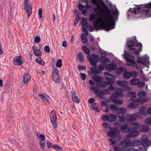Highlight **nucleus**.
Returning a JSON list of instances; mask_svg holds the SVG:
<instances>
[{
  "label": "nucleus",
  "instance_id": "nucleus-11",
  "mask_svg": "<svg viewBox=\"0 0 151 151\" xmlns=\"http://www.w3.org/2000/svg\"><path fill=\"white\" fill-rule=\"evenodd\" d=\"M142 140L141 142L142 144L145 147H148L150 146L151 144L147 136L145 134L143 135L140 138Z\"/></svg>",
  "mask_w": 151,
  "mask_h": 151
},
{
  "label": "nucleus",
  "instance_id": "nucleus-55",
  "mask_svg": "<svg viewBox=\"0 0 151 151\" xmlns=\"http://www.w3.org/2000/svg\"><path fill=\"white\" fill-rule=\"evenodd\" d=\"M106 80L108 81H107V82H108V83H109L110 84H109L110 85H112L113 83L114 82L113 81L112 79L111 78H109V77H107L106 78Z\"/></svg>",
  "mask_w": 151,
  "mask_h": 151
},
{
  "label": "nucleus",
  "instance_id": "nucleus-5",
  "mask_svg": "<svg viewBox=\"0 0 151 151\" xmlns=\"http://www.w3.org/2000/svg\"><path fill=\"white\" fill-rule=\"evenodd\" d=\"M124 57L127 62L130 63L131 65L136 67L137 69H139L140 66L134 60V57L132 55H130L129 54H124Z\"/></svg>",
  "mask_w": 151,
  "mask_h": 151
},
{
  "label": "nucleus",
  "instance_id": "nucleus-31",
  "mask_svg": "<svg viewBox=\"0 0 151 151\" xmlns=\"http://www.w3.org/2000/svg\"><path fill=\"white\" fill-rule=\"evenodd\" d=\"M138 104H134L133 103H131L128 105L127 107L132 109H134L138 107Z\"/></svg>",
  "mask_w": 151,
  "mask_h": 151
},
{
  "label": "nucleus",
  "instance_id": "nucleus-54",
  "mask_svg": "<svg viewBox=\"0 0 151 151\" xmlns=\"http://www.w3.org/2000/svg\"><path fill=\"white\" fill-rule=\"evenodd\" d=\"M53 148L58 151H60L61 150V147L57 145H54Z\"/></svg>",
  "mask_w": 151,
  "mask_h": 151
},
{
  "label": "nucleus",
  "instance_id": "nucleus-4",
  "mask_svg": "<svg viewBox=\"0 0 151 151\" xmlns=\"http://www.w3.org/2000/svg\"><path fill=\"white\" fill-rule=\"evenodd\" d=\"M120 134V131L117 128L112 127L110 128V130L107 132V134L108 136L111 137L109 141L111 142V145L116 143L115 142L113 141V138L117 137L119 139V140L120 139L121 137L119 136Z\"/></svg>",
  "mask_w": 151,
  "mask_h": 151
},
{
  "label": "nucleus",
  "instance_id": "nucleus-32",
  "mask_svg": "<svg viewBox=\"0 0 151 151\" xmlns=\"http://www.w3.org/2000/svg\"><path fill=\"white\" fill-rule=\"evenodd\" d=\"M81 38L82 39V42L84 44H86L88 42V40L85 35L82 33L81 35Z\"/></svg>",
  "mask_w": 151,
  "mask_h": 151
},
{
  "label": "nucleus",
  "instance_id": "nucleus-33",
  "mask_svg": "<svg viewBox=\"0 0 151 151\" xmlns=\"http://www.w3.org/2000/svg\"><path fill=\"white\" fill-rule=\"evenodd\" d=\"M92 79L95 81L99 83L101 81L102 79L101 77L98 76H95L92 77Z\"/></svg>",
  "mask_w": 151,
  "mask_h": 151
},
{
  "label": "nucleus",
  "instance_id": "nucleus-37",
  "mask_svg": "<svg viewBox=\"0 0 151 151\" xmlns=\"http://www.w3.org/2000/svg\"><path fill=\"white\" fill-rule=\"evenodd\" d=\"M82 50L86 54L89 55L90 51L88 47L86 46H83L82 47Z\"/></svg>",
  "mask_w": 151,
  "mask_h": 151
},
{
  "label": "nucleus",
  "instance_id": "nucleus-34",
  "mask_svg": "<svg viewBox=\"0 0 151 151\" xmlns=\"http://www.w3.org/2000/svg\"><path fill=\"white\" fill-rule=\"evenodd\" d=\"M78 57L80 62L82 63L83 62L84 58L82 55V52H79L78 55Z\"/></svg>",
  "mask_w": 151,
  "mask_h": 151
},
{
  "label": "nucleus",
  "instance_id": "nucleus-10",
  "mask_svg": "<svg viewBox=\"0 0 151 151\" xmlns=\"http://www.w3.org/2000/svg\"><path fill=\"white\" fill-rule=\"evenodd\" d=\"M24 9L26 12L27 17L29 18L32 13V5L27 2L24 3Z\"/></svg>",
  "mask_w": 151,
  "mask_h": 151
},
{
  "label": "nucleus",
  "instance_id": "nucleus-48",
  "mask_svg": "<svg viewBox=\"0 0 151 151\" xmlns=\"http://www.w3.org/2000/svg\"><path fill=\"white\" fill-rule=\"evenodd\" d=\"M128 125L127 124H123V125L121 126V129L123 131L124 130L127 129L128 130Z\"/></svg>",
  "mask_w": 151,
  "mask_h": 151
},
{
  "label": "nucleus",
  "instance_id": "nucleus-49",
  "mask_svg": "<svg viewBox=\"0 0 151 151\" xmlns=\"http://www.w3.org/2000/svg\"><path fill=\"white\" fill-rule=\"evenodd\" d=\"M113 96L115 97H117L119 96H122L123 94L121 91L116 92L113 94Z\"/></svg>",
  "mask_w": 151,
  "mask_h": 151
},
{
  "label": "nucleus",
  "instance_id": "nucleus-51",
  "mask_svg": "<svg viewBox=\"0 0 151 151\" xmlns=\"http://www.w3.org/2000/svg\"><path fill=\"white\" fill-rule=\"evenodd\" d=\"M145 94V93L144 91L139 92L138 93V96L141 98L144 96Z\"/></svg>",
  "mask_w": 151,
  "mask_h": 151
},
{
  "label": "nucleus",
  "instance_id": "nucleus-1",
  "mask_svg": "<svg viewBox=\"0 0 151 151\" xmlns=\"http://www.w3.org/2000/svg\"><path fill=\"white\" fill-rule=\"evenodd\" d=\"M119 14V12L117 9L113 12L112 16L111 15L110 11L108 10L106 17L104 16L103 17V20L104 22L101 23L100 24L94 25V28L97 30L104 29L107 31L114 29L115 22L118 19Z\"/></svg>",
  "mask_w": 151,
  "mask_h": 151
},
{
  "label": "nucleus",
  "instance_id": "nucleus-39",
  "mask_svg": "<svg viewBox=\"0 0 151 151\" xmlns=\"http://www.w3.org/2000/svg\"><path fill=\"white\" fill-rule=\"evenodd\" d=\"M91 108L93 110H97L99 108V105L96 103H93L92 104Z\"/></svg>",
  "mask_w": 151,
  "mask_h": 151
},
{
  "label": "nucleus",
  "instance_id": "nucleus-20",
  "mask_svg": "<svg viewBox=\"0 0 151 151\" xmlns=\"http://www.w3.org/2000/svg\"><path fill=\"white\" fill-rule=\"evenodd\" d=\"M145 7V9L147 13L150 16H149L147 18L151 17V2L148 3L147 4H144Z\"/></svg>",
  "mask_w": 151,
  "mask_h": 151
},
{
  "label": "nucleus",
  "instance_id": "nucleus-6",
  "mask_svg": "<svg viewBox=\"0 0 151 151\" xmlns=\"http://www.w3.org/2000/svg\"><path fill=\"white\" fill-rule=\"evenodd\" d=\"M91 2L93 4L95 5L96 3H97V7L93 8L94 12L98 13L97 14L98 15H103L104 14V11L101 9L100 6L98 2V0H91Z\"/></svg>",
  "mask_w": 151,
  "mask_h": 151
},
{
  "label": "nucleus",
  "instance_id": "nucleus-38",
  "mask_svg": "<svg viewBox=\"0 0 151 151\" xmlns=\"http://www.w3.org/2000/svg\"><path fill=\"white\" fill-rule=\"evenodd\" d=\"M118 84L121 86H127L128 83L127 82L124 81H119L117 82Z\"/></svg>",
  "mask_w": 151,
  "mask_h": 151
},
{
  "label": "nucleus",
  "instance_id": "nucleus-58",
  "mask_svg": "<svg viewBox=\"0 0 151 151\" xmlns=\"http://www.w3.org/2000/svg\"><path fill=\"white\" fill-rule=\"evenodd\" d=\"M101 91L103 92V95L109 94V90H108V89H105L103 91Z\"/></svg>",
  "mask_w": 151,
  "mask_h": 151
},
{
  "label": "nucleus",
  "instance_id": "nucleus-9",
  "mask_svg": "<svg viewBox=\"0 0 151 151\" xmlns=\"http://www.w3.org/2000/svg\"><path fill=\"white\" fill-rule=\"evenodd\" d=\"M117 116L115 115L110 114L108 115H103L102 119L104 121H107L109 122H113L116 120Z\"/></svg>",
  "mask_w": 151,
  "mask_h": 151
},
{
  "label": "nucleus",
  "instance_id": "nucleus-15",
  "mask_svg": "<svg viewBox=\"0 0 151 151\" xmlns=\"http://www.w3.org/2000/svg\"><path fill=\"white\" fill-rule=\"evenodd\" d=\"M131 140L128 138H124L120 143V145L122 147L125 148L130 145Z\"/></svg>",
  "mask_w": 151,
  "mask_h": 151
},
{
  "label": "nucleus",
  "instance_id": "nucleus-16",
  "mask_svg": "<svg viewBox=\"0 0 151 151\" xmlns=\"http://www.w3.org/2000/svg\"><path fill=\"white\" fill-rule=\"evenodd\" d=\"M131 125L132 127H129L127 132H129L132 129L137 130V129L140 128V125L139 123L136 122H132Z\"/></svg>",
  "mask_w": 151,
  "mask_h": 151
},
{
  "label": "nucleus",
  "instance_id": "nucleus-47",
  "mask_svg": "<svg viewBox=\"0 0 151 151\" xmlns=\"http://www.w3.org/2000/svg\"><path fill=\"white\" fill-rule=\"evenodd\" d=\"M106 66L105 65H103V64L99 65V69L98 70L101 73V71L103 70L104 69V67Z\"/></svg>",
  "mask_w": 151,
  "mask_h": 151
},
{
  "label": "nucleus",
  "instance_id": "nucleus-53",
  "mask_svg": "<svg viewBox=\"0 0 151 151\" xmlns=\"http://www.w3.org/2000/svg\"><path fill=\"white\" fill-rule=\"evenodd\" d=\"M42 10L41 8L39 9L38 12V14L39 15V18L40 19H41L42 17Z\"/></svg>",
  "mask_w": 151,
  "mask_h": 151
},
{
  "label": "nucleus",
  "instance_id": "nucleus-14",
  "mask_svg": "<svg viewBox=\"0 0 151 151\" xmlns=\"http://www.w3.org/2000/svg\"><path fill=\"white\" fill-rule=\"evenodd\" d=\"M137 117H138L139 119L141 118V115L139 113H138L134 114H128L127 115V119L130 121H135Z\"/></svg>",
  "mask_w": 151,
  "mask_h": 151
},
{
  "label": "nucleus",
  "instance_id": "nucleus-40",
  "mask_svg": "<svg viewBox=\"0 0 151 151\" xmlns=\"http://www.w3.org/2000/svg\"><path fill=\"white\" fill-rule=\"evenodd\" d=\"M118 111L119 114H125L126 113V110L123 107L119 109H118Z\"/></svg>",
  "mask_w": 151,
  "mask_h": 151
},
{
  "label": "nucleus",
  "instance_id": "nucleus-18",
  "mask_svg": "<svg viewBox=\"0 0 151 151\" xmlns=\"http://www.w3.org/2000/svg\"><path fill=\"white\" fill-rule=\"evenodd\" d=\"M40 98L45 103L47 102L48 103H50L49 99L50 97L49 96L45 93L41 94H38V95Z\"/></svg>",
  "mask_w": 151,
  "mask_h": 151
},
{
  "label": "nucleus",
  "instance_id": "nucleus-24",
  "mask_svg": "<svg viewBox=\"0 0 151 151\" xmlns=\"http://www.w3.org/2000/svg\"><path fill=\"white\" fill-rule=\"evenodd\" d=\"M53 81L56 83H58L60 81L59 74H53L51 75Z\"/></svg>",
  "mask_w": 151,
  "mask_h": 151
},
{
  "label": "nucleus",
  "instance_id": "nucleus-43",
  "mask_svg": "<svg viewBox=\"0 0 151 151\" xmlns=\"http://www.w3.org/2000/svg\"><path fill=\"white\" fill-rule=\"evenodd\" d=\"M142 131L144 132H147L149 131V128L148 127L145 125H143L141 127Z\"/></svg>",
  "mask_w": 151,
  "mask_h": 151
},
{
  "label": "nucleus",
  "instance_id": "nucleus-42",
  "mask_svg": "<svg viewBox=\"0 0 151 151\" xmlns=\"http://www.w3.org/2000/svg\"><path fill=\"white\" fill-rule=\"evenodd\" d=\"M90 89L92 91H93L96 94H97L99 91L97 88L96 87L91 86L90 87Z\"/></svg>",
  "mask_w": 151,
  "mask_h": 151
},
{
  "label": "nucleus",
  "instance_id": "nucleus-27",
  "mask_svg": "<svg viewBox=\"0 0 151 151\" xmlns=\"http://www.w3.org/2000/svg\"><path fill=\"white\" fill-rule=\"evenodd\" d=\"M147 58L146 57L145 58L144 57L143 58H140L138 57H137V62L139 64H141L142 65H143L144 66H145V63L142 60V59H143L145 60L146 61V60H147Z\"/></svg>",
  "mask_w": 151,
  "mask_h": 151
},
{
  "label": "nucleus",
  "instance_id": "nucleus-62",
  "mask_svg": "<svg viewBox=\"0 0 151 151\" xmlns=\"http://www.w3.org/2000/svg\"><path fill=\"white\" fill-rule=\"evenodd\" d=\"M80 76L81 77V78L83 81H85L86 78V75L85 74L81 73Z\"/></svg>",
  "mask_w": 151,
  "mask_h": 151
},
{
  "label": "nucleus",
  "instance_id": "nucleus-60",
  "mask_svg": "<svg viewBox=\"0 0 151 151\" xmlns=\"http://www.w3.org/2000/svg\"><path fill=\"white\" fill-rule=\"evenodd\" d=\"M145 121L147 124L151 125V118L146 119Z\"/></svg>",
  "mask_w": 151,
  "mask_h": 151
},
{
  "label": "nucleus",
  "instance_id": "nucleus-57",
  "mask_svg": "<svg viewBox=\"0 0 151 151\" xmlns=\"http://www.w3.org/2000/svg\"><path fill=\"white\" fill-rule=\"evenodd\" d=\"M145 83L143 81L139 82L137 85H138L139 87L142 88L145 85Z\"/></svg>",
  "mask_w": 151,
  "mask_h": 151
},
{
  "label": "nucleus",
  "instance_id": "nucleus-21",
  "mask_svg": "<svg viewBox=\"0 0 151 151\" xmlns=\"http://www.w3.org/2000/svg\"><path fill=\"white\" fill-rule=\"evenodd\" d=\"M30 79V76L28 73L24 74L23 76V81L24 83L23 85H24L25 84H26V86H27V84L29 82Z\"/></svg>",
  "mask_w": 151,
  "mask_h": 151
},
{
  "label": "nucleus",
  "instance_id": "nucleus-64",
  "mask_svg": "<svg viewBox=\"0 0 151 151\" xmlns=\"http://www.w3.org/2000/svg\"><path fill=\"white\" fill-rule=\"evenodd\" d=\"M103 126L106 128H110L111 127L108 123H104L103 124Z\"/></svg>",
  "mask_w": 151,
  "mask_h": 151
},
{
  "label": "nucleus",
  "instance_id": "nucleus-29",
  "mask_svg": "<svg viewBox=\"0 0 151 151\" xmlns=\"http://www.w3.org/2000/svg\"><path fill=\"white\" fill-rule=\"evenodd\" d=\"M130 82L132 85H137L139 83V80L138 79L133 78L131 80Z\"/></svg>",
  "mask_w": 151,
  "mask_h": 151
},
{
  "label": "nucleus",
  "instance_id": "nucleus-59",
  "mask_svg": "<svg viewBox=\"0 0 151 151\" xmlns=\"http://www.w3.org/2000/svg\"><path fill=\"white\" fill-rule=\"evenodd\" d=\"M135 97H132L131 98V100L135 102H139L140 101V99H134Z\"/></svg>",
  "mask_w": 151,
  "mask_h": 151
},
{
  "label": "nucleus",
  "instance_id": "nucleus-22",
  "mask_svg": "<svg viewBox=\"0 0 151 151\" xmlns=\"http://www.w3.org/2000/svg\"><path fill=\"white\" fill-rule=\"evenodd\" d=\"M99 60L100 62L102 63L103 65H105L106 63L109 62L110 61V60L109 58H107L105 56L103 55L99 58Z\"/></svg>",
  "mask_w": 151,
  "mask_h": 151
},
{
  "label": "nucleus",
  "instance_id": "nucleus-35",
  "mask_svg": "<svg viewBox=\"0 0 151 151\" xmlns=\"http://www.w3.org/2000/svg\"><path fill=\"white\" fill-rule=\"evenodd\" d=\"M146 109V107L142 106L140 109L139 112L142 114L146 115V114L145 113V110Z\"/></svg>",
  "mask_w": 151,
  "mask_h": 151
},
{
  "label": "nucleus",
  "instance_id": "nucleus-63",
  "mask_svg": "<svg viewBox=\"0 0 151 151\" xmlns=\"http://www.w3.org/2000/svg\"><path fill=\"white\" fill-rule=\"evenodd\" d=\"M128 95L129 96H132V97H136L135 93L133 92H129L128 93Z\"/></svg>",
  "mask_w": 151,
  "mask_h": 151
},
{
  "label": "nucleus",
  "instance_id": "nucleus-36",
  "mask_svg": "<svg viewBox=\"0 0 151 151\" xmlns=\"http://www.w3.org/2000/svg\"><path fill=\"white\" fill-rule=\"evenodd\" d=\"M45 141H40L39 144L41 149L43 150L45 148Z\"/></svg>",
  "mask_w": 151,
  "mask_h": 151
},
{
  "label": "nucleus",
  "instance_id": "nucleus-44",
  "mask_svg": "<svg viewBox=\"0 0 151 151\" xmlns=\"http://www.w3.org/2000/svg\"><path fill=\"white\" fill-rule=\"evenodd\" d=\"M62 65V61L61 59H58L56 63V66L57 67L60 68Z\"/></svg>",
  "mask_w": 151,
  "mask_h": 151
},
{
  "label": "nucleus",
  "instance_id": "nucleus-56",
  "mask_svg": "<svg viewBox=\"0 0 151 151\" xmlns=\"http://www.w3.org/2000/svg\"><path fill=\"white\" fill-rule=\"evenodd\" d=\"M110 84L109 83L107 82H104L101 83V86L102 87H105L106 86H107Z\"/></svg>",
  "mask_w": 151,
  "mask_h": 151
},
{
  "label": "nucleus",
  "instance_id": "nucleus-2",
  "mask_svg": "<svg viewBox=\"0 0 151 151\" xmlns=\"http://www.w3.org/2000/svg\"><path fill=\"white\" fill-rule=\"evenodd\" d=\"M144 4L136 5V7L133 9L130 8L127 14L128 19L131 18L136 15H139L138 18H147L150 16V15L146 12Z\"/></svg>",
  "mask_w": 151,
  "mask_h": 151
},
{
  "label": "nucleus",
  "instance_id": "nucleus-12",
  "mask_svg": "<svg viewBox=\"0 0 151 151\" xmlns=\"http://www.w3.org/2000/svg\"><path fill=\"white\" fill-rule=\"evenodd\" d=\"M137 75V73L136 71H125L123 74V77L126 78L128 79L132 76L134 78H136Z\"/></svg>",
  "mask_w": 151,
  "mask_h": 151
},
{
  "label": "nucleus",
  "instance_id": "nucleus-13",
  "mask_svg": "<svg viewBox=\"0 0 151 151\" xmlns=\"http://www.w3.org/2000/svg\"><path fill=\"white\" fill-rule=\"evenodd\" d=\"M87 5H83L81 4L78 5V7L79 9L82 12V14L84 16L86 15L88 10L90 8V6L88 4Z\"/></svg>",
  "mask_w": 151,
  "mask_h": 151
},
{
  "label": "nucleus",
  "instance_id": "nucleus-61",
  "mask_svg": "<svg viewBox=\"0 0 151 151\" xmlns=\"http://www.w3.org/2000/svg\"><path fill=\"white\" fill-rule=\"evenodd\" d=\"M40 41V38L39 37L37 36L35 37L34 39V42L35 43H38Z\"/></svg>",
  "mask_w": 151,
  "mask_h": 151
},
{
  "label": "nucleus",
  "instance_id": "nucleus-52",
  "mask_svg": "<svg viewBox=\"0 0 151 151\" xmlns=\"http://www.w3.org/2000/svg\"><path fill=\"white\" fill-rule=\"evenodd\" d=\"M59 74L58 70L57 68H54L52 71V74Z\"/></svg>",
  "mask_w": 151,
  "mask_h": 151
},
{
  "label": "nucleus",
  "instance_id": "nucleus-41",
  "mask_svg": "<svg viewBox=\"0 0 151 151\" xmlns=\"http://www.w3.org/2000/svg\"><path fill=\"white\" fill-rule=\"evenodd\" d=\"M96 15L95 14H90L89 17L90 21H93L96 17Z\"/></svg>",
  "mask_w": 151,
  "mask_h": 151
},
{
  "label": "nucleus",
  "instance_id": "nucleus-3",
  "mask_svg": "<svg viewBox=\"0 0 151 151\" xmlns=\"http://www.w3.org/2000/svg\"><path fill=\"white\" fill-rule=\"evenodd\" d=\"M127 45L128 50L132 54L138 55L139 52L142 50V44L140 42H138L137 40H128L127 42Z\"/></svg>",
  "mask_w": 151,
  "mask_h": 151
},
{
  "label": "nucleus",
  "instance_id": "nucleus-8",
  "mask_svg": "<svg viewBox=\"0 0 151 151\" xmlns=\"http://www.w3.org/2000/svg\"><path fill=\"white\" fill-rule=\"evenodd\" d=\"M49 115L53 127L55 128H56L57 126V124L56 121L57 117L55 112L53 111H52L50 113Z\"/></svg>",
  "mask_w": 151,
  "mask_h": 151
},
{
  "label": "nucleus",
  "instance_id": "nucleus-46",
  "mask_svg": "<svg viewBox=\"0 0 151 151\" xmlns=\"http://www.w3.org/2000/svg\"><path fill=\"white\" fill-rule=\"evenodd\" d=\"M110 107L111 108V110L112 111H118V108L117 107L113 105H111L110 106Z\"/></svg>",
  "mask_w": 151,
  "mask_h": 151
},
{
  "label": "nucleus",
  "instance_id": "nucleus-19",
  "mask_svg": "<svg viewBox=\"0 0 151 151\" xmlns=\"http://www.w3.org/2000/svg\"><path fill=\"white\" fill-rule=\"evenodd\" d=\"M106 69L109 72L115 70L117 68V66L115 64L111 63L105 66Z\"/></svg>",
  "mask_w": 151,
  "mask_h": 151
},
{
  "label": "nucleus",
  "instance_id": "nucleus-17",
  "mask_svg": "<svg viewBox=\"0 0 151 151\" xmlns=\"http://www.w3.org/2000/svg\"><path fill=\"white\" fill-rule=\"evenodd\" d=\"M22 57L19 56L15 57L13 59V63L15 65H20L22 64L23 62L21 60Z\"/></svg>",
  "mask_w": 151,
  "mask_h": 151
},
{
  "label": "nucleus",
  "instance_id": "nucleus-26",
  "mask_svg": "<svg viewBox=\"0 0 151 151\" xmlns=\"http://www.w3.org/2000/svg\"><path fill=\"white\" fill-rule=\"evenodd\" d=\"M142 145L141 141L139 140H135L131 142L130 146L132 147L139 146Z\"/></svg>",
  "mask_w": 151,
  "mask_h": 151
},
{
  "label": "nucleus",
  "instance_id": "nucleus-23",
  "mask_svg": "<svg viewBox=\"0 0 151 151\" xmlns=\"http://www.w3.org/2000/svg\"><path fill=\"white\" fill-rule=\"evenodd\" d=\"M128 135L131 137H134L138 136L139 134V132L138 131L132 129L129 132Z\"/></svg>",
  "mask_w": 151,
  "mask_h": 151
},
{
  "label": "nucleus",
  "instance_id": "nucleus-28",
  "mask_svg": "<svg viewBox=\"0 0 151 151\" xmlns=\"http://www.w3.org/2000/svg\"><path fill=\"white\" fill-rule=\"evenodd\" d=\"M127 70V69L124 67L118 68L116 70V73L119 75H120L123 72H125Z\"/></svg>",
  "mask_w": 151,
  "mask_h": 151
},
{
  "label": "nucleus",
  "instance_id": "nucleus-7",
  "mask_svg": "<svg viewBox=\"0 0 151 151\" xmlns=\"http://www.w3.org/2000/svg\"><path fill=\"white\" fill-rule=\"evenodd\" d=\"M89 60L91 65L94 67L96 66V63L99 61V56L93 53L91 54L90 57L88 58Z\"/></svg>",
  "mask_w": 151,
  "mask_h": 151
},
{
  "label": "nucleus",
  "instance_id": "nucleus-30",
  "mask_svg": "<svg viewBox=\"0 0 151 151\" xmlns=\"http://www.w3.org/2000/svg\"><path fill=\"white\" fill-rule=\"evenodd\" d=\"M36 135L40 141H45V137L44 135L42 134H39L37 133Z\"/></svg>",
  "mask_w": 151,
  "mask_h": 151
},
{
  "label": "nucleus",
  "instance_id": "nucleus-25",
  "mask_svg": "<svg viewBox=\"0 0 151 151\" xmlns=\"http://www.w3.org/2000/svg\"><path fill=\"white\" fill-rule=\"evenodd\" d=\"M72 98L73 101L77 104L79 103V99L75 92H71Z\"/></svg>",
  "mask_w": 151,
  "mask_h": 151
},
{
  "label": "nucleus",
  "instance_id": "nucleus-50",
  "mask_svg": "<svg viewBox=\"0 0 151 151\" xmlns=\"http://www.w3.org/2000/svg\"><path fill=\"white\" fill-rule=\"evenodd\" d=\"M86 18L85 17H83L82 19V22L83 24L85 26H86L87 25Z\"/></svg>",
  "mask_w": 151,
  "mask_h": 151
},
{
  "label": "nucleus",
  "instance_id": "nucleus-45",
  "mask_svg": "<svg viewBox=\"0 0 151 151\" xmlns=\"http://www.w3.org/2000/svg\"><path fill=\"white\" fill-rule=\"evenodd\" d=\"M90 70L92 73H93L97 74L100 73V72L98 69L95 68H90Z\"/></svg>",
  "mask_w": 151,
  "mask_h": 151
}]
</instances>
